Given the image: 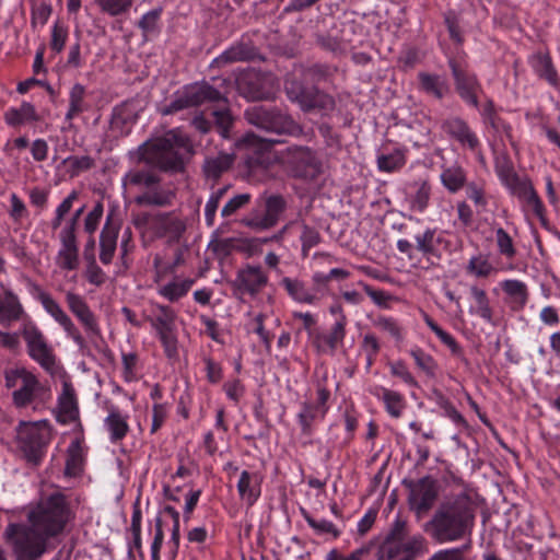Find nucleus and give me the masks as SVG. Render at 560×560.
<instances>
[{"label":"nucleus","instance_id":"f257e3e1","mask_svg":"<svg viewBox=\"0 0 560 560\" xmlns=\"http://www.w3.org/2000/svg\"><path fill=\"white\" fill-rule=\"evenodd\" d=\"M73 516L67 497L57 491L42 497L28 513L30 526L9 524L3 536L18 560H37L46 552L47 540L61 534Z\"/></svg>","mask_w":560,"mask_h":560},{"label":"nucleus","instance_id":"f03ea898","mask_svg":"<svg viewBox=\"0 0 560 560\" xmlns=\"http://www.w3.org/2000/svg\"><path fill=\"white\" fill-rule=\"evenodd\" d=\"M476 511V504L467 493L445 495L423 525V532L439 544L470 540Z\"/></svg>","mask_w":560,"mask_h":560},{"label":"nucleus","instance_id":"7ed1b4c3","mask_svg":"<svg viewBox=\"0 0 560 560\" xmlns=\"http://www.w3.org/2000/svg\"><path fill=\"white\" fill-rule=\"evenodd\" d=\"M192 153L189 138L178 130H171L163 137L144 145L140 160L163 172L184 170V156Z\"/></svg>","mask_w":560,"mask_h":560},{"label":"nucleus","instance_id":"20e7f679","mask_svg":"<svg viewBox=\"0 0 560 560\" xmlns=\"http://www.w3.org/2000/svg\"><path fill=\"white\" fill-rule=\"evenodd\" d=\"M425 538L418 535H409L407 521L397 517L383 541L378 545L377 560H415L425 551Z\"/></svg>","mask_w":560,"mask_h":560},{"label":"nucleus","instance_id":"39448f33","mask_svg":"<svg viewBox=\"0 0 560 560\" xmlns=\"http://www.w3.org/2000/svg\"><path fill=\"white\" fill-rule=\"evenodd\" d=\"M4 380L7 388L13 389L12 401L16 408L32 406L36 410L45 407L51 399L50 388L24 368L7 370Z\"/></svg>","mask_w":560,"mask_h":560},{"label":"nucleus","instance_id":"423d86ee","mask_svg":"<svg viewBox=\"0 0 560 560\" xmlns=\"http://www.w3.org/2000/svg\"><path fill=\"white\" fill-rule=\"evenodd\" d=\"M161 177L149 168H132L127 172L122 178L125 187H135L143 189L141 194L135 197V203L141 207H167L175 199V192L172 189L163 188Z\"/></svg>","mask_w":560,"mask_h":560},{"label":"nucleus","instance_id":"0eeeda50","mask_svg":"<svg viewBox=\"0 0 560 560\" xmlns=\"http://www.w3.org/2000/svg\"><path fill=\"white\" fill-rule=\"evenodd\" d=\"M226 96L207 81L187 84L174 94V98L163 109L164 115H172L177 112L199 107L202 105L226 104Z\"/></svg>","mask_w":560,"mask_h":560},{"label":"nucleus","instance_id":"6e6552de","mask_svg":"<svg viewBox=\"0 0 560 560\" xmlns=\"http://www.w3.org/2000/svg\"><path fill=\"white\" fill-rule=\"evenodd\" d=\"M51 436V428L47 420L21 421L16 428L18 445L26 460L34 466L40 464Z\"/></svg>","mask_w":560,"mask_h":560},{"label":"nucleus","instance_id":"1a4fd4ad","mask_svg":"<svg viewBox=\"0 0 560 560\" xmlns=\"http://www.w3.org/2000/svg\"><path fill=\"white\" fill-rule=\"evenodd\" d=\"M245 117L250 125L269 133L292 136L301 131L298 122L278 107L254 106L245 112Z\"/></svg>","mask_w":560,"mask_h":560},{"label":"nucleus","instance_id":"9d476101","mask_svg":"<svg viewBox=\"0 0 560 560\" xmlns=\"http://www.w3.org/2000/svg\"><path fill=\"white\" fill-rule=\"evenodd\" d=\"M285 93L289 100L296 102L304 112L317 110L327 116L336 108V101L331 95L317 88H306L296 80L285 83Z\"/></svg>","mask_w":560,"mask_h":560},{"label":"nucleus","instance_id":"9b49d317","mask_svg":"<svg viewBox=\"0 0 560 560\" xmlns=\"http://www.w3.org/2000/svg\"><path fill=\"white\" fill-rule=\"evenodd\" d=\"M282 160L289 174L294 178L312 182L322 173L320 161L307 147H288L282 152Z\"/></svg>","mask_w":560,"mask_h":560},{"label":"nucleus","instance_id":"f8f14e48","mask_svg":"<svg viewBox=\"0 0 560 560\" xmlns=\"http://www.w3.org/2000/svg\"><path fill=\"white\" fill-rule=\"evenodd\" d=\"M448 67L452 71L454 85L459 97L468 105L478 108V94L482 91L477 75L469 71L468 63L464 60L451 58Z\"/></svg>","mask_w":560,"mask_h":560},{"label":"nucleus","instance_id":"ddd939ff","mask_svg":"<svg viewBox=\"0 0 560 560\" xmlns=\"http://www.w3.org/2000/svg\"><path fill=\"white\" fill-rule=\"evenodd\" d=\"M22 337L26 342L30 357L44 370L52 373L56 366V357L43 332L32 323L24 325Z\"/></svg>","mask_w":560,"mask_h":560},{"label":"nucleus","instance_id":"4468645a","mask_svg":"<svg viewBox=\"0 0 560 560\" xmlns=\"http://www.w3.org/2000/svg\"><path fill=\"white\" fill-rule=\"evenodd\" d=\"M439 495V486L435 479L425 476L410 487L408 502L410 510L418 518H422L433 508Z\"/></svg>","mask_w":560,"mask_h":560},{"label":"nucleus","instance_id":"2eb2a0df","mask_svg":"<svg viewBox=\"0 0 560 560\" xmlns=\"http://www.w3.org/2000/svg\"><path fill=\"white\" fill-rule=\"evenodd\" d=\"M155 235L165 238L168 245L180 244L187 230V221L176 211L160 212L152 217Z\"/></svg>","mask_w":560,"mask_h":560},{"label":"nucleus","instance_id":"dca6fc26","mask_svg":"<svg viewBox=\"0 0 560 560\" xmlns=\"http://www.w3.org/2000/svg\"><path fill=\"white\" fill-rule=\"evenodd\" d=\"M236 84L240 94L252 101L267 100L273 90V79L255 70L242 73Z\"/></svg>","mask_w":560,"mask_h":560},{"label":"nucleus","instance_id":"f3484780","mask_svg":"<svg viewBox=\"0 0 560 560\" xmlns=\"http://www.w3.org/2000/svg\"><path fill=\"white\" fill-rule=\"evenodd\" d=\"M38 300L44 310L63 328L67 336L71 338L80 349H84L86 347L85 338L58 302L45 291L39 292Z\"/></svg>","mask_w":560,"mask_h":560},{"label":"nucleus","instance_id":"a211bd4d","mask_svg":"<svg viewBox=\"0 0 560 560\" xmlns=\"http://www.w3.org/2000/svg\"><path fill=\"white\" fill-rule=\"evenodd\" d=\"M66 302L70 312L81 323L88 338L91 341L102 337L101 328L95 314L92 312L90 306L83 296L72 291L66 293Z\"/></svg>","mask_w":560,"mask_h":560},{"label":"nucleus","instance_id":"6ab92c4d","mask_svg":"<svg viewBox=\"0 0 560 560\" xmlns=\"http://www.w3.org/2000/svg\"><path fill=\"white\" fill-rule=\"evenodd\" d=\"M264 206L265 214L262 217L254 215L248 218L245 221L247 226L257 230H267L275 226L287 209V201L281 195H270L266 197Z\"/></svg>","mask_w":560,"mask_h":560},{"label":"nucleus","instance_id":"aec40b11","mask_svg":"<svg viewBox=\"0 0 560 560\" xmlns=\"http://www.w3.org/2000/svg\"><path fill=\"white\" fill-rule=\"evenodd\" d=\"M267 282L268 276L260 266L248 265L237 271L233 285L241 293H247L250 296H255L261 291Z\"/></svg>","mask_w":560,"mask_h":560},{"label":"nucleus","instance_id":"412c9836","mask_svg":"<svg viewBox=\"0 0 560 560\" xmlns=\"http://www.w3.org/2000/svg\"><path fill=\"white\" fill-rule=\"evenodd\" d=\"M442 129L450 138L470 151H476L480 145L476 133L470 129L468 124L459 117H452L444 120L442 122Z\"/></svg>","mask_w":560,"mask_h":560},{"label":"nucleus","instance_id":"4be33fe9","mask_svg":"<svg viewBox=\"0 0 560 560\" xmlns=\"http://www.w3.org/2000/svg\"><path fill=\"white\" fill-rule=\"evenodd\" d=\"M348 318L346 315L337 317L327 334H317L314 338V345L319 352L334 354L343 343L346 337V327Z\"/></svg>","mask_w":560,"mask_h":560},{"label":"nucleus","instance_id":"5701e85b","mask_svg":"<svg viewBox=\"0 0 560 560\" xmlns=\"http://www.w3.org/2000/svg\"><path fill=\"white\" fill-rule=\"evenodd\" d=\"M79 420V406L75 392L71 384L63 383L62 392L58 398L57 421L68 424Z\"/></svg>","mask_w":560,"mask_h":560},{"label":"nucleus","instance_id":"b1692460","mask_svg":"<svg viewBox=\"0 0 560 560\" xmlns=\"http://www.w3.org/2000/svg\"><path fill=\"white\" fill-rule=\"evenodd\" d=\"M509 189L518 199L525 201L536 215L542 217L545 211L544 205L529 179L518 177Z\"/></svg>","mask_w":560,"mask_h":560},{"label":"nucleus","instance_id":"393cba45","mask_svg":"<svg viewBox=\"0 0 560 560\" xmlns=\"http://www.w3.org/2000/svg\"><path fill=\"white\" fill-rule=\"evenodd\" d=\"M61 247L56 262L62 270H75L79 267V247L77 236L60 234Z\"/></svg>","mask_w":560,"mask_h":560},{"label":"nucleus","instance_id":"a878e982","mask_svg":"<svg viewBox=\"0 0 560 560\" xmlns=\"http://www.w3.org/2000/svg\"><path fill=\"white\" fill-rule=\"evenodd\" d=\"M110 220L112 217L108 215L100 236V260L104 265L112 262L117 247L118 228L114 225Z\"/></svg>","mask_w":560,"mask_h":560},{"label":"nucleus","instance_id":"bb28decb","mask_svg":"<svg viewBox=\"0 0 560 560\" xmlns=\"http://www.w3.org/2000/svg\"><path fill=\"white\" fill-rule=\"evenodd\" d=\"M237 491L242 500L252 506L260 495V477L257 472L243 470L237 482Z\"/></svg>","mask_w":560,"mask_h":560},{"label":"nucleus","instance_id":"cd10ccee","mask_svg":"<svg viewBox=\"0 0 560 560\" xmlns=\"http://www.w3.org/2000/svg\"><path fill=\"white\" fill-rule=\"evenodd\" d=\"M500 285L506 294L512 310L520 311L525 306L528 300V289L523 281L510 279L502 281Z\"/></svg>","mask_w":560,"mask_h":560},{"label":"nucleus","instance_id":"c85d7f7f","mask_svg":"<svg viewBox=\"0 0 560 560\" xmlns=\"http://www.w3.org/2000/svg\"><path fill=\"white\" fill-rule=\"evenodd\" d=\"M24 314L19 298L10 290L0 295V324H10L19 320Z\"/></svg>","mask_w":560,"mask_h":560},{"label":"nucleus","instance_id":"c756f323","mask_svg":"<svg viewBox=\"0 0 560 560\" xmlns=\"http://www.w3.org/2000/svg\"><path fill=\"white\" fill-rule=\"evenodd\" d=\"M280 284L285 289L290 298L298 303L314 304L318 301L317 294L310 290L306 284L299 279L284 277Z\"/></svg>","mask_w":560,"mask_h":560},{"label":"nucleus","instance_id":"7c9ffc66","mask_svg":"<svg viewBox=\"0 0 560 560\" xmlns=\"http://www.w3.org/2000/svg\"><path fill=\"white\" fill-rule=\"evenodd\" d=\"M256 55L257 52L254 46L241 43L232 46L219 57H217L213 60V63L217 67H223L232 62L253 60Z\"/></svg>","mask_w":560,"mask_h":560},{"label":"nucleus","instance_id":"2f4dec72","mask_svg":"<svg viewBox=\"0 0 560 560\" xmlns=\"http://www.w3.org/2000/svg\"><path fill=\"white\" fill-rule=\"evenodd\" d=\"M415 241L416 249L431 264H434L433 259L439 260L441 258L438 249L440 238L436 237V230L427 229L422 234L416 235Z\"/></svg>","mask_w":560,"mask_h":560},{"label":"nucleus","instance_id":"473e14b6","mask_svg":"<svg viewBox=\"0 0 560 560\" xmlns=\"http://www.w3.org/2000/svg\"><path fill=\"white\" fill-rule=\"evenodd\" d=\"M84 453L80 440H74L70 443L67 450L65 476L78 477L84 469Z\"/></svg>","mask_w":560,"mask_h":560},{"label":"nucleus","instance_id":"72a5a7b5","mask_svg":"<svg viewBox=\"0 0 560 560\" xmlns=\"http://www.w3.org/2000/svg\"><path fill=\"white\" fill-rule=\"evenodd\" d=\"M530 65L535 73L546 80L550 85L559 84L558 73L552 65V60L548 54L538 52L532 56Z\"/></svg>","mask_w":560,"mask_h":560},{"label":"nucleus","instance_id":"f704fd0d","mask_svg":"<svg viewBox=\"0 0 560 560\" xmlns=\"http://www.w3.org/2000/svg\"><path fill=\"white\" fill-rule=\"evenodd\" d=\"M234 159L232 153H219L217 156L207 158L202 167L206 177L217 180L232 167Z\"/></svg>","mask_w":560,"mask_h":560},{"label":"nucleus","instance_id":"c9c22d12","mask_svg":"<svg viewBox=\"0 0 560 560\" xmlns=\"http://www.w3.org/2000/svg\"><path fill=\"white\" fill-rule=\"evenodd\" d=\"M104 423L109 432L110 441L114 443L121 441L129 431L126 417L121 416L119 410L115 407L109 409V413L105 418Z\"/></svg>","mask_w":560,"mask_h":560},{"label":"nucleus","instance_id":"e433bc0d","mask_svg":"<svg viewBox=\"0 0 560 560\" xmlns=\"http://www.w3.org/2000/svg\"><path fill=\"white\" fill-rule=\"evenodd\" d=\"M85 88L75 83L69 92V108L66 113V120L72 121L73 118L89 109V104L85 102Z\"/></svg>","mask_w":560,"mask_h":560},{"label":"nucleus","instance_id":"4c0bfd02","mask_svg":"<svg viewBox=\"0 0 560 560\" xmlns=\"http://www.w3.org/2000/svg\"><path fill=\"white\" fill-rule=\"evenodd\" d=\"M418 79L421 89L425 93L433 95L438 100L443 98L444 95L448 92V86L446 82L436 74L420 72L418 74Z\"/></svg>","mask_w":560,"mask_h":560},{"label":"nucleus","instance_id":"58836bf2","mask_svg":"<svg viewBox=\"0 0 560 560\" xmlns=\"http://www.w3.org/2000/svg\"><path fill=\"white\" fill-rule=\"evenodd\" d=\"M294 223L300 228L301 254L303 257H307L310 250L322 242L320 232L305 221Z\"/></svg>","mask_w":560,"mask_h":560},{"label":"nucleus","instance_id":"ea45409f","mask_svg":"<svg viewBox=\"0 0 560 560\" xmlns=\"http://www.w3.org/2000/svg\"><path fill=\"white\" fill-rule=\"evenodd\" d=\"M441 182L450 192L460 190L466 184V174L462 166L452 165L441 173Z\"/></svg>","mask_w":560,"mask_h":560},{"label":"nucleus","instance_id":"a19ab883","mask_svg":"<svg viewBox=\"0 0 560 560\" xmlns=\"http://www.w3.org/2000/svg\"><path fill=\"white\" fill-rule=\"evenodd\" d=\"M279 142L280 141L277 139L262 138L254 132H248L237 142V144L249 151L264 154L265 152H269L270 149Z\"/></svg>","mask_w":560,"mask_h":560},{"label":"nucleus","instance_id":"79ce46f5","mask_svg":"<svg viewBox=\"0 0 560 560\" xmlns=\"http://www.w3.org/2000/svg\"><path fill=\"white\" fill-rule=\"evenodd\" d=\"M423 319L428 327L439 337L441 342L448 347L453 355L460 357L463 354L462 347L451 334L443 330L428 314H424Z\"/></svg>","mask_w":560,"mask_h":560},{"label":"nucleus","instance_id":"37998d69","mask_svg":"<svg viewBox=\"0 0 560 560\" xmlns=\"http://www.w3.org/2000/svg\"><path fill=\"white\" fill-rule=\"evenodd\" d=\"M194 284L192 279H185L180 281H173L167 283L160 289V294L166 298L171 302H175L188 293L191 285Z\"/></svg>","mask_w":560,"mask_h":560},{"label":"nucleus","instance_id":"c03bdc74","mask_svg":"<svg viewBox=\"0 0 560 560\" xmlns=\"http://www.w3.org/2000/svg\"><path fill=\"white\" fill-rule=\"evenodd\" d=\"M406 164V156L401 150H395L389 154H383L377 158V166L382 172H395Z\"/></svg>","mask_w":560,"mask_h":560},{"label":"nucleus","instance_id":"a18cd8bd","mask_svg":"<svg viewBox=\"0 0 560 560\" xmlns=\"http://www.w3.org/2000/svg\"><path fill=\"white\" fill-rule=\"evenodd\" d=\"M410 355L413 358L416 365L424 372L428 376L433 377L438 370V363L432 355L424 352L421 348L416 347L410 350Z\"/></svg>","mask_w":560,"mask_h":560},{"label":"nucleus","instance_id":"49530a36","mask_svg":"<svg viewBox=\"0 0 560 560\" xmlns=\"http://www.w3.org/2000/svg\"><path fill=\"white\" fill-rule=\"evenodd\" d=\"M375 544V540H370L348 556L342 555L337 549H331L327 553L326 560H365L370 556Z\"/></svg>","mask_w":560,"mask_h":560},{"label":"nucleus","instance_id":"de8ad7c7","mask_svg":"<svg viewBox=\"0 0 560 560\" xmlns=\"http://www.w3.org/2000/svg\"><path fill=\"white\" fill-rule=\"evenodd\" d=\"M382 392L383 401L387 412L394 418H399L401 416L402 409L405 408L404 397L398 392H394L387 388H382Z\"/></svg>","mask_w":560,"mask_h":560},{"label":"nucleus","instance_id":"09e8293b","mask_svg":"<svg viewBox=\"0 0 560 560\" xmlns=\"http://www.w3.org/2000/svg\"><path fill=\"white\" fill-rule=\"evenodd\" d=\"M219 106H220V108L214 109L212 112V116L214 118V124H215V127H217L219 133L223 138H229V131L233 125V118L231 116L230 109L228 108V103L220 104Z\"/></svg>","mask_w":560,"mask_h":560},{"label":"nucleus","instance_id":"8fccbe9b","mask_svg":"<svg viewBox=\"0 0 560 560\" xmlns=\"http://www.w3.org/2000/svg\"><path fill=\"white\" fill-rule=\"evenodd\" d=\"M326 409H319L315 405L304 404L301 412L299 413V422L304 434H310L312 431V423L318 415H325Z\"/></svg>","mask_w":560,"mask_h":560},{"label":"nucleus","instance_id":"3c124183","mask_svg":"<svg viewBox=\"0 0 560 560\" xmlns=\"http://www.w3.org/2000/svg\"><path fill=\"white\" fill-rule=\"evenodd\" d=\"M101 11L110 15L118 16L130 10L133 0H95Z\"/></svg>","mask_w":560,"mask_h":560},{"label":"nucleus","instance_id":"603ef678","mask_svg":"<svg viewBox=\"0 0 560 560\" xmlns=\"http://www.w3.org/2000/svg\"><path fill=\"white\" fill-rule=\"evenodd\" d=\"M156 315L153 322V326L156 331L170 330L173 329L175 313L174 311L166 305H156Z\"/></svg>","mask_w":560,"mask_h":560},{"label":"nucleus","instance_id":"864d4df0","mask_svg":"<svg viewBox=\"0 0 560 560\" xmlns=\"http://www.w3.org/2000/svg\"><path fill=\"white\" fill-rule=\"evenodd\" d=\"M303 516L307 524L315 530L318 535L330 534L332 537L337 538L340 535L339 529L329 521L324 518H316L311 514L303 511Z\"/></svg>","mask_w":560,"mask_h":560},{"label":"nucleus","instance_id":"5fc2aeb1","mask_svg":"<svg viewBox=\"0 0 560 560\" xmlns=\"http://www.w3.org/2000/svg\"><path fill=\"white\" fill-rule=\"evenodd\" d=\"M431 186L427 180H422L418 184V189L411 198V209L423 212L430 200Z\"/></svg>","mask_w":560,"mask_h":560},{"label":"nucleus","instance_id":"6e6d98bb","mask_svg":"<svg viewBox=\"0 0 560 560\" xmlns=\"http://www.w3.org/2000/svg\"><path fill=\"white\" fill-rule=\"evenodd\" d=\"M470 293L477 303V313L479 316L490 322L492 318V310L490 307L486 291L474 285L470 288Z\"/></svg>","mask_w":560,"mask_h":560},{"label":"nucleus","instance_id":"4d7b16f0","mask_svg":"<svg viewBox=\"0 0 560 560\" xmlns=\"http://www.w3.org/2000/svg\"><path fill=\"white\" fill-rule=\"evenodd\" d=\"M444 23L447 27L450 37L456 43L462 44L464 42L462 32H460V15L454 10H447L444 13Z\"/></svg>","mask_w":560,"mask_h":560},{"label":"nucleus","instance_id":"13d9d810","mask_svg":"<svg viewBox=\"0 0 560 560\" xmlns=\"http://www.w3.org/2000/svg\"><path fill=\"white\" fill-rule=\"evenodd\" d=\"M375 327L390 335L397 342L402 341V328L398 322L390 317L380 316L374 322Z\"/></svg>","mask_w":560,"mask_h":560},{"label":"nucleus","instance_id":"bf43d9fd","mask_svg":"<svg viewBox=\"0 0 560 560\" xmlns=\"http://www.w3.org/2000/svg\"><path fill=\"white\" fill-rule=\"evenodd\" d=\"M252 199L250 194L244 192L238 194L231 198L222 208L221 215L223 218H229L235 214L240 209L244 208L249 203Z\"/></svg>","mask_w":560,"mask_h":560},{"label":"nucleus","instance_id":"052dcab7","mask_svg":"<svg viewBox=\"0 0 560 560\" xmlns=\"http://www.w3.org/2000/svg\"><path fill=\"white\" fill-rule=\"evenodd\" d=\"M495 241L498 245L499 253L506 258H513L516 254L515 247L513 245L512 237L508 234V232L499 228L495 231Z\"/></svg>","mask_w":560,"mask_h":560},{"label":"nucleus","instance_id":"680f3d73","mask_svg":"<svg viewBox=\"0 0 560 560\" xmlns=\"http://www.w3.org/2000/svg\"><path fill=\"white\" fill-rule=\"evenodd\" d=\"M492 270V265L481 255L471 257L467 266V271L476 277H488Z\"/></svg>","mask_w":560,"mask_h":560},{"label":"nucleus","instance_id":"e2e57ef3","mask_svg":"<svg viewBox=\"0 0 560 560\" xmlns=\"http://www.w3.org/2000/svg\"><path fill=\"white\" fill-rule=\"evenodd\" d=\"M236 240L235 238H212L208 245V248L214 253L217 256L222 258L229 256L232 250L235 248Z\"/></svg>","mask_w":560,"mask_h":560},{"label":"nucleus","instance_id":"0e129e2a","mask_svg":"<svg viewBox=\"0 0 560 560\" xmlns=\"http://www.w3.org/2000/svg\"><path fill=\"white\" fill-rule=\"evenodd\" d=\"M85 278L91 284L96 287H101L106 282V273L96 264L93 255L90 256V262L86 267Z\"/></svg>","mask_w":560,"mask_h":560},{"label":"nucleus","instance_id":"69168bd1","mask_svg":"<svg viewBox=\"0 0 560 560\" xmlns=\"http://www.w3.org/2000/svg\"><path fill=\"white\" fill-rule=\"evenodd\" d=\"M495 171L502 183L509 188L520 176L508 160L498 162Z\"/></svg>","mask_w":560,"mask_h":560},{"label":"nucleus","instance_id":"338daca9","mask_svg":"<svg viewBox=\"0 0 560 560\" xmlns=\"http://www.w3.org/2000/svg\"><path fill=\"white\" fill-rule=\"evenodd\" d=\"M68 37V31L65 26L56 23L51 31L50 48L57 54L61 52L65 48Z\"/></svg>","mask_w":560,"mask_h":560},{"label":"nucleus","instance_id":"774afa93","mask_svg":"<svg viewBox=\"0 0 560 560\" xmlns=\"http://www.w3.org/2000/svg\"><path fill=\"white\" fill-rule=\"evenodd\" d=\"M103 205L102 202H97L93 209L88 213V215L84 219V230L89 234H93L103 217Z\"/></svg>","mask_w":560,"mask_h":560}]
</instances>
